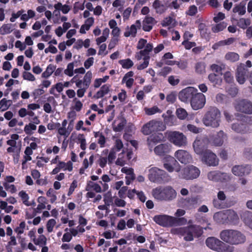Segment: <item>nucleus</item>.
I'll return each instance as SVG.
<instances>
[{
    "mask_svg": "<svg viewBox=\"0 0 252 252\" xmlns=\"http://www.w3.org/2000/svg\"><path fill=\"white\" fill-rule=\"evenodd\" d=\"M220 237L223 242L232 245L241 244L246 241L244 234L234 229L223 230L220 232Z\"/></svg>",
    "mask_w": 252,
    "mask_h": 252,
    "instance_id": "nucleus-1",
    "label": "nucleus"
},
{
    "mask_svg": "<svg viewBox=\"0 0 252 252\" xmlns=\"http://www.w3.org/2000/svg\"><path fill=\"white\" fill-rule=\"evenodd\" d=\"M214 219L222 224L237 225L239 222L237 214L230 209L216 213L214 215Z\"/></svg>",
    "mask_w": 252,
    "mask_h": 252,
    "instance_id": "nucleus-2",
    "label": "nucleus"
},
{
    "mask_svg": "<svg viewBox=\"0 0 252 252\" xmlns=\"http://www.w3.org/2000/svg\"><path fill=\"white\" fill-rule=\"evenodd\" d=\"M152 195L158 200L170 201L176 198L177 193L171 186L158 187L153 189Z\"/></svg>",
    "mask_w": 252,
    "mask_h": 252,
    "instance_id": "nucleus-3",
    "label": "nucleus"
},
{
    "mask_svg": "<svg viewBox=\"0 0 252 252\" xmlns=\"http://www.w3.org/2000/svg\"><path fill=\"white\" fill-rule=\"evenodd\" d=\"M177 231L178 234L185 236L184 239L186 241L193 240L194 237L199 238L203 233L202 228L195 224H190L186 227L179 228Z\"/></svg>",
    "mask_w": 252,
    "mask_h": 252,
    "instance_id": "nucleus-4",
    "label": "nucleus"
},
{
    "mask_svg": "<svg viewBox=\"0 0 252 252\" xmlns=\"http://www.w3.org/2000/svg\"><path fill=\"white\" fill-rule=\"evenodd\" d=\"M203 121L206 126L218 127L220 122V111L216 107H210L205 114Z\"/></svg>",
    "mask_w": 252,
    "mask_h": 252,
    "instance_id": "nucleus-5",
    "label": "nucleus"
},
{
    "mask_svg": "<svg viewBox=\"0 0 252 252\" xmlns=\"http://www.w3.org/2000/svg\"><path fill=\"white\" fill-rule=\"evenodd\" d=\"M206 246L210 249L218 252H233L234 248L214 237L207 238L205 241Z\"/></svg>",
    "mask_w": 252,
    "mask_h": 252,
    "instance_id": "nucleus-6",
    "label": "nucleus"
},
{
    "mask_svg": "<svg viewBox=\"0 0 252 252\" xmlns=\"http://www.w3.org/2000/svg\"><path fill=\"white\" fill-rule=\"evenodd\" d=\"M165 128L166 126L162 122L153 120L143 125L141 131L143 134L148 135L153 132L164 131Z\"/></svg>",
    "mask_w": 252,
    "mask_h": 252,
    "instance_id": "nucleus-7",
    "label": "nucleus"
},
{
    "mask_svg": "<svg viewBox=\"0 0 252 252\" xmlns=\"http://www.w3.org/2000/svg\"><path fill=\"white\" fill-rule=\"evenodd\" d=\"M148 178L152 182L162 184L168 180V176L165 171L154 167L149 170Z\"/></svg>",
    "mask_w": 252,
    "mask_h": 252,
    "instance_id": "nucleus-8",
    "label": "nucleus"
},
{
    "mask_svg": "<svg viewBox=\"0 0 252 252\" xmlns=\"http://www.w3.org/2000/svg\"><path fill=\"white\" fill-rule=\"evenodd\" d=\"M165 134L168 140L176 146L181 147L187 144V137L182 132L177 131H167Z\"/></svg>",
    "mask_w": 252,
    "mask_h": 252,
    "instance_id": "nucleus-9",
    "label": "nucleus"
},
{
    "mask_svg": "<svg viewBox=\"0 0 252 252\" xmlns=\"http://www.w3.org/2000/svg\"><path fill=\"white\" fill-rule=\"evenodd\" d=\"M235 110L243 113L252 114V102L245 99L236 100L234 103Z\"/></svg>",
    "mask_w": 252,
    "mask_h": 252,
    "instance_id": "nucleus-10",
    "label": "nucleus"
},
{
    "mask_svg": "<svg viewBox=\"0 0 252 252\" xmlns=\"http://www.w3.org/2000/svg\"><path fill=\"white\" fill-rule=\"evenodd\" d=\"M200 174L198 168L193 165H189L184 168L182 170L183 178L186 180H193L197 178Z\"/></svg>",
    "mask_w": 252,
    "mask_h": 252,
    "instance_id": "nucleus-11",
    "label": "nucleus"
},
{
    "mask_svg": "<svg viewBox=\"0 0 252 252\" xmlns=\"http://www.w3.org/2000/svg\"><path fill=\"white\" fill-rule=\"evenodd\" d=\"M206 98L204 94L201 93H196L190 101V105L193 109L197 110L203 107Z\"/></svg>",
    "mask_w": 252,
    "mask_h": 252,
    "instance_id": "nucleus-12",
    "label": "nucleus"
},
{
    "mask_svg": "<svg viewBox=\"0 0 252 252\" xmlns=\"http://www.w3.org/2000/svg\"><path fill=\"white\" fill-rule=\"evenodd\" d=\"M249 70L245 66V64L242 63H239L237 65L236 71V79L240 84H243L248 76Z\"/></svg>",
    "mask_w": 252,
    "mask_h": 252,
    "instance_id": "nucleus-13",
    "label": "nucleus"
},
{
    "mask_svg": "<svg viewBox=\"0 0 252 252\" xmlns=\"http://www.w3.org/2000/svg\"><path fill=\"white\" fill-rule=\"evenodd\" d=\"M201 155L202 162L207 165L215 166L218 164L219 160L217 156L210 150H208Z\"/></svg>",
    "mask_w": 252,
    "mask_h": 252,
    "instance_id": "nucleus-14",
    "label": "nucleus"
},
{
    "mask_svg": "<svg viewBox=\"0 0 252 252\" xmlns=\"http://www.w3.org/2000/svg\"><path fill=\"white\" fill-rule=\"evenodd\" d=\"M197 90L195 89L193 87H187L182 90L179 94V99L183 101L186 102L189 101L190 102L191 99L194 96L196 93Z\"/></svg>",
    "mask_w": 252,
    "mask_h": 252,
    "instance_id": "nucleus-15",
    "label": "nucleus"
},
{
    "mask_svg": "<svg viewBox=\"0 0 252 252\" xmlns=\"http://www.w3.org/2000/svg\"><path fill=\"white\" fill-rule=\"evenodd\" d=\"M164 139V136L161 132L154 133L147 137V143L151 151L153 148L158 143L162 141Z\"/></svg>",
    "mask_w": 252,
    "mask_h": 252,
    "instance_id": "nucleus-16",
    "label": "nucleus"
},
{
    "mask_svg": "<svg viewBox=\"0 0 252 252\" xmlns=\"http://www.w3.org/2000/svg\"><path fill=\"white\" fill-rule=\"evenodd\" d=\"M208 141L206 139H196L193 143L194 152L197 155H202L208 151Z\"/></svg>",
    "mask_w": 252,
    "mask_h": 252,
    "instance_id": "nucleus-17",
    "label": "nucleus"
},
{
    "mask_svg": "<svg viewBox=\"0 0 252 252\" xmlns=\"http://www.w3.org/2000/svg\"><path fill=\"white\" fill-rule=\"evenodd\" d=\"M154 221L158 225L163 227L172 226V217L166 215H156L153 218Z\"/></svg>",
    "mask_w": 252,
    "mask_h": 252,
    "instance_id": "nucleus-18",
    "label": "nucleus"
},
{
    "mask_svg": "<svg viewBox=\"0 0 252 252\" xmlns=\"http://www.w3.org/2000/svg\"><path fill=\"white\" fill-rule=\"evenodd\" d=\"M207 176L209 180L217 182H225L229 179V176L226 173L217 171L209 172Z\"/></svg>",
    "mask_w": 252,
    "mask_h": 252,
    "instance_id": "nucleus-19",
    "label": "nucleus"
},
{
    "mask_svg": "<svg viewBox=\"0 0 252 252\" xmlns=\"http://www.w3.org/2000/svg\"><path fill=\"white\" fill-rule=\"evenodd\" d=\"M232 173L237 176L242 177L243 176L249 175L251 171V166L249 165L234 166L232 168Z\"/></svg>",
    "mask_w": 252,
    "mask_h": 252,
    "instance_id": "nucleus-20",
    "label": "nucleus"
},
{
    "mask_svg": "<svg viewBox=\"0 0 252 252\" xmlns=\"http://www.w3.org/2000/svg\"><path fill=\"white\" fill-rule=\"evenodd\" d=\"M226 138L227 135L222 130L210 136V142L216 146H221Z\"/></svg>",
    "mask_w": 252,
    "mask_h": 252,
    "instance_id": "nucleus-21",
    "label": "nucleus"
},
{
    "mask_svg": "<svg viewBox=\"0 0 252 252\" xmlns=\"http://www.w3.org/2000/svg\"><path fill=\"white\" fill-rule=\"evenodd\" d=\"M175 157L181 163L184 164L190 163L192 159L190 154L184 150H177L175 153Z\"/></svg>",
    "mask_w": 252,
    "mask_h": 252,
    "instance_id": "nucleus-22",
    "label": "nucleus"
},
{
    "mask_svg": "<svg viewBox=\"0 0 252 252\" xmlns=\"http://www.w3.org/2000/svg\"><path fill=\"white\" fill-rule=\"evenodd\" d=\"M169 162L163 164L164 168L168 172H172L174 170L179 172L180 170V166L177 160L172 157L170 158Z\"/></svg>",
    "mask_w": 252,
    "mask_h": 252,
    "instance_id": "nucleus-23",
    "label": "nucleus"
},
{
    "mask_svg": "<svg viewBox=\"0 0 252 252\" xmlns=\"http://www.w3.org/2000/svg\"><path fill=\"white\" fill-rule=\"evenodd\" d=\"M171 146L167 144H160L155 147V153L159 156H164L169 153Z\"/></svg>",
    "mask_w": 252,
    "mask_h": 252,
    "instance_id": "nucleus-24",
    "label": "nucleus"
},
{
    "mask_svg": "<svg viewBox=\"0 0 252 252\" xmlns=\"http://www.w3.org/2000/svg\"><path fill=\"white\" fill-rule=\"evenodd\" d=\"M110 86L109 84L103 85L100 88V89L94 95V97L96 99H98L103 97L105 95L107 94L110 91Z\"/></svg>",
    "mask_w": 252,
    "mask_h": 252,
    "instance_id": "nucleus-25",
    "label": "nucleus"
},
{
    "mask_svg": "<svg viewBox=\"0 0 252 252\" xmlns=\"http://www.w3.org/2000/svg\"><path fill=\"white\" fill-rule=\"evenodd\" d=\"M241 218L246 225L252 229V213L246 211L243 213Z\"/></svg>",
    "mask_w": 252,
    "mask_h": 252,
    "instance_id": "nucleus-26",
    "label": "nucleus"
},
{
    "mask_svg": "<svg viewBox=\"0 0 252 252\" xmlns=\"http://www.w3.org/2000/svg\"><path fill=\"white\" fill-rule=\"evenodd\" d=\"M232 129L237 133H244L248 130L246 125L239 123H234L232 125Z\"/></svg>",
    "mask_w": 252,
    "mask_h": 252,
    "instance_id": "nucleus-27",
    "label": "nucleus"
},
{
    "mask_svg": "<svg viewBox=\"0 0 252 252\" xmlns=\"http://www.w3.org/2000/svg\"><path fill=\"white\" fill-rule=\"evenodd\" d=\"M162 117L164 119V122L165 124L169 126H172L176 125L177 124V118L173 115H162Z\"/></svg>",
    "mask_w": 252,
    "mask_h": 252,
    "instance_id": "nucleus-28",
    "label": "nucleus"
},
{
    "mask_svg": "<svg viewBox=\"0 0 252 252\" xmlns=\"http://www.w3.org/2000/svg\"><path fill=\"white\" fill-rule=\"evenodd\" d=\"M246 2L242 1L239 4L236 5L233 9L234 13H238L240 15H244L246 13Z\"/></svg>",
    "mask_w": 252,
    "mask_h": 252,
    "instance_id": "nucleus-29",
    "label": "nucleus"
},
{
    "mask_svg": "<svg viewBox=\"0 0 252 252\" xmlns=\"http://www.w3.org/2000/svg\"><path fill=\"white\" fill-rule=\"evenodd\" d=\"M225 59L232 63H234L239 60L240 56L238 54L233 52H229L225 55Z\"/></svg>",
    "mask_w": 252,
    "mask_h": 252,
    "instance_id": "nucleus-30",
    "label": "nucleus"
},
{
    "mask_svg": "<svg viewBox=\"0 0 252 252\" xmlns=\"http://www.w3.org/2000/svg\"><path fill=\"white\" fill-rule=\"evenodd\" d=\"M195 72L199 74H203L206 72V64L203 62H197L195 65Z\"/></svg>",
    "mask_w": 252,
    "mask_h": 252,
    "instance_id": "nucleus-31",
    "label": "nucleus"
},
{
    "mask_svg": "<svg viewBox=\"0 0 252 252\" xmlns=\"http://www.w3.org/2000/svg\"><path fill=\"white\" fill-rule=\"evenodd\" d=\"M92 78V73L91 71H88L84 76L83 82V86L86 88H88L91 83V79Z\"/></svg>",
    "mask_w": 252,
    "mask_h": 252,
    "instance_id": "nucleus-32",
    "label": "nucleus"
},
{
    "mask_svg": "<svg viewBox=\"0 0 252 252\" xmlns=\"http://www.w3.org/2000/svg\"><path fill=\"white\" fill-rule=\"evenodd\" d=\"M153 7L156 10L157 13H162L164 12V6L161 3L159 0H155L153 3Z\"/></svg>",
    "mask_w": 252,
    "mask_h": 252,
    "instance_id": "nucleus-33",
    "label": "nucleus"
},
{
    "mask_svg": "<svg viewBox=\"0 0 252 252\" xmlns=\"http://www.w3.org/2000/svg\"><path fill=\"white\" fill-rule=\"evenodd\" d=\"M187 223V220L186 218H175L172 217V226L185 225Z\"/></svg>",
    "mask_w": 252,
    "mask_h": 252,
    "instance_id": "nucleus-34",
    "label": "nucleus"
},
{
    "mask_svg": "<svg viewBox=\"0 0 252 252\" xmlns=\"http://www.w3.org/2000/svg\"><path fill=\"white\" fill-rule=\"evenodd\" d=\"M11 100H7L5 98H2L0 101V109H1V111H4L7 110L11 104Z\"/></svg>",
    "mask_w": 252,
    "mask_h": 252,
    "instance_id": "nucleus-35",
    "label": "nucleus"
},
{
    "mask_svg": "<svg viewBox=\"0 0 252 252\" xmlns=\"http://www.w3.org/2000/svg\"><path fill=\"white\" fill-rule=\"evenodd\" d=\"M119 63L123 68L125 69H129L133 65V62L130 59L121 60L119 61Z\"/></svg>",
    "mask_w": 252,
    "mask_h": 252,
    "instance_id": "nucleus-36",
    "label": "nucleus"
},
{
    "mask_svg": "<svg viewBox=\"0 0 252 252\" xmlns=\"http://www.w3.org/2000/svg\"><path fill=\"white\" fill-rule=\"evenodd\" d=\"M141 27V22L139 20H136L135 24H133L130 26L129 31L132 34V37H135L136 36L137 29H140Z\"/></svg>",
    "mask_w": 252,
    "mask_h": 252,
    "instance_id": "nucleus-37",
    "label": "nucleus"
},
{
    "mask_svg": "<svg viewBox=\"0 0 252 252\" xmlns=\"http://www.w3.org/2000/svg\"><path fill=\"white\" fill-rule=\"evenodd\" d=\"M19 195L21 198L23 203L27 206L31 205V204L29 202L28 200L29 199V195L24 190H22L19 192Z\"/></svg>",
    "mask_w": 252,
    "mask_h": 252,
    "instance_id": "nucleus-38",
    "label": "nucleus"
},
{
    "mask_svg": "<svg viewBox=\"0 0 252 252\" xmlns=\"http://www.w3.org/2000/svg\"><path fill=\"white\" fill-rule=\"evenodd\" d=\"M149 53L148 51H146L145 49L143 50H141L138 52H137L135 55V58L137 60H140L142 57H143V59L145 58H148V60H150Z\"/></svg>",
    "mask_w": 252,
    "mask_h": 252,
    "instance_id": "nucleus-39",
    "label": "nucleus"
},
{
    "mask_svg": "<svg viewBox=\"0 0 252 252\" xmlns=\"http://www.w3.org/2000/svg\"><path fill=\"white\" fill-rule=\"evenodd\" d=\"M176 113L178 118L180 120L185 119L188 116V113L186 110L182 108H178L176 110Z\"/></svg>",
    "mask_w": 252,
    "mask_h": 252,
    "instance_id": "nucleus-40",
    "label": "nucleus"
},
{
    "mask_svg": "<svg viewBox=\"0 0 252 252\" xmlns=\"http://www.w3.org/2000/svg\"><path fill=\"white\" fill-rule=\"evenodd\" d=\"M227 26V24L224 22L220 23L216 25L215 27L212 29L214 32H218L223 31Z\"/></svg>",
    "mask_w": 252,
    "mask_h": 252,
    "instance_id": "nucleus-41",
    "label": "nucleus"
},
{
    "mask_svg": "<svg viewBox=\"0 0 252 252\" xmlns=\"http://www.w3.org/2000/svg\"><path fill=\"white\" fill-rule=\"evenodd\" d=\"M224 65L222 64L221 65H219L218 64L214 63L212 64L210 66L211 69L216 73H218L219 74H222V70L224 68Z\"/></svg>",
    "mask_w": 252,
    "mask_h": 252,
    "instance_id": "nucleus-42",
    "label": "nucleus"
},
{
    "mask_svg": "<svg viewBox=\"0 0 252 252\" xmlns=\"http://www.w3.org/2000/svg\"><path fill=\"white\" fill-rule=\"evenodd\" d=\"M36 129V126L32 124L29 123L28 125H26L24 127V131L28 135H31L32 134V130H35Z\"/></svg>",
    "mask_w": 252,
    "mask_h": 252,
    "instance_id": "nucleus-43",
    "label": "nucleus"
},
{
    "mask_svg": "<svg viewBox=\"0 0 252 252\" xmlns=\"http://www.w3.org/2000/svg\"><path fill=\"white\" fill-rule=\"evenodd\" d=\"M122 172L128 175H130V180H134L135 179V174L133 172V169L131 168H127L126 167H123Z\"/></svg>",
    "mask_w": 252,
    "mask_h": 252,
    "instance_id": "nucleus-44",
    "label": "nucleus"
},
{
    "mask_svg": "<svg viewBox=\"0 0 252 252\" xmlns=\"http://www.w3.org/2000/svg\"><path fill=\"white\" fill-rule=\"evenodd\" d=\"M126 123V120L123 119L116 126L113 127V130L115 132H121L124 129Z\"/></svg>",
    "mask_w": 252,
    "mask_h": 252,
    "instance_id": "nucleus-45",
    "label": "nucleus"
},
{
    "mask_svg": "<svg viewBox=\"0 0 252 252\" xmlns=\"http://www.w3.org/2000/svg\"><path fill=\"white\" fill-rule=\"evenodd\" d=\"M73 63H68L67 66V68L65 69L64 71V73L70 77L72 76L73 75Z\"/></svg>",
    "mask_w": 252,
    "mask_h": 252,
    "instance_id": "nucleus-46",
    "label": "nucleus"
},
{
    "mask_svg": "<svg viewBox=\"0 0 252 252\" xmlns=\"http://www.w3.org/2000/svg\"><path fill=\"white\" fill-rule=\"evenodd\" d=\"M56 223L55 220L50 219L47 222L46 227L48 232L50 233L53 231V228Z\"/></svg>",
    "mask_w": 252,
    "mask_h": 252,
    "instance_id": "nucleus-47",
    "label": "nucleus"
},
{
    "mask_svg": "<svg viewBox=\"0 0 252 252\" xmlns=\"http://www.w3.org/2000/svg\"><path fill=\"white\" fill-rule=\"evenodd\" d=\"M23 77L24 79L30 81H33L35 80V77L30 72L24 71L23 73Z\"/></svg>",
    "mask_w": 252,
    "mask_h": 252,
    "instance_id": "nucleus-48",
    "label": "nucleus"
},
{
    "mask_svg": "<svg viewBox=\"0 0 252 252\" xmlns=\"http://www.w3.org/2000/svg\"><path fill=\"white\" fill-rule=\"evenodd\" d=\"M145 112L148 115H152L156 113L159 112L160 110L157 106H154L150 108H146Z\"/></svg>",
    "mask_w": 252,
    "mask_h": 252,
    "instance_id": "nucleus-49",
    "label": "nucleus"
},
{
    "mask_svg": "<svg viewBox=\"0 0 252 252\" xmlns=\"http://www.w3.org/2000/svg\"><path fill=\"white\" fill-rule=\"evenodd\" d=\"M182 44L184 46L185 48L189 50L191 49L192 47L195 46L196 43L194 42H190L189 41V39H185L183 42Z\"/></svg>",
    "mask_w": 252,
    "mask_h": 252,
    "instance_id": "nucleus-50",
    "label": "nucleus"
},
{
    "mask_svg": "<svg viewBox=\"0 0 252 252\" xmlns=\"http://www.w3.org/2000/svg\"><path fill=\"white\" fill-rule=\"evenodd\" d=\"M11 32L10 27L7 24L2 25L0 28V34L4 35Z\"/></svg>",
    "mask_w": 252,
    "mask_h": 252,
    "instance_id": "nucleus-51",
    "label": "nucleus"
},
{
    "mask_svg": "<svg viewBox=\"0 0 252 252\" xmlns=\"http://www.w3.org/2000/svg\"><path fill=\"white\" fill-rule=\"evenodd\" d=\"M197 12V8L194 5H192L189 7V10L187 12V14L193 16H194Z\"/></svg>",
    "mask_w": 252,
    "mask_h": 252,
    "instance_id": "nucleus-52",
    "label": "nucleus"
},
{
    "mask_svg": "<svg viewBox=\"0 0 252 252\" xmlns=\"http://www.w3.org/2000/svg\"><path fill=\"white\" fill-rule=\"evenodd\" d=\"M73 101L75 102V105L73 107V108L76 111H80L83 107L82 103L80 101V100L77 99V98H74L73 99Z\"/></svg>",
    "mask_w": 252,
    "mask_h": 252,
    "instance_id": "nucleus-53",
    "label": "nucleus"
},
{
    "mask_svg": "<svg viewBox=\"0 0 252 252\" xmlns=\"http://www.w3.org/2000/svg\"><path fill=\"white\" fill-rule=\"evenodd\" d=\"M198 198L197 197H191L190 198H189L187 202L192 207H194L198 204Z\"/></svg>",
    "mask_w": 252,
    "mask_h": 252,
    "instance_id": "nucleus-54",
    "label": "nucleus"
},
{
    "mask_svg": "<svg viewBox=\"0 0 252 252\" xmlns=\"http://www.w3.org/2000/svg\"><path fill=\"white\" fill-rule=\"evenodd\" d=\"M171 70L172 69L170 67L165 66L161 69V71L159 73V75L161 76L165 77L171 71Z\"/></svg>",
    "mask_w": 252,
    "mask_h": 252,
    "instance_id": "nucleus-55",
    "label": "nucleus"
},
{
    "mask_svg": "<svg viewBox=\"0 0 252 252\" xmlns=\"http://www.w3.org/2000/svg\"><path fill=\"white\" fill-rule=\"evenodd\" d=\"M77 187V182L76 180H74L73 181L72 183L71 184L70 187L69 188V190L67 193L68 196H70L74 191L75 189Z\"/></svg>",
    "mask_w": 252,
    "mask_h": 252,
    "instance_id": "nucleus-56",
    "label": "nucleus"
},
{
    "mask_svg": "<svg viewBox=\"0 0 252 252\" xmlns=\"http://www.w3.org/2000/svg\"><path fill=\"white\" fill-rule=\"evenodd\" d=\"M107 158L109 164H111L116 158V152L114 150V149L110 151Z\"/></svg>",
    "mask_w": 252,
    "mask_h": 252,
    "instance_id": "nucleus-57",
    "label": "nucleus"
},
{
    "mask_svg": "<svg viewBox=\"0 0 252 252\" xmlns=\"http://www.w3.org/2000/svg\"><path fill=\"white\" fill-rule=\"evenodd\" d=\"M245 158L252 161V148H246L244 152Z\"/></svg>",
    "mask_w": 252,
    "mask_h": 252,
    "instance_id": "nucleus-58",
    "label": "nucleus"
},
{
    "mask_svg": "<svg viewBox=\"0 0 252 252\" xmlns=\"http://www.w3.org/2000/svg\"><path fill=\"white\" fill-rule=\"evenodd\" d=\"M208 79L211 82L214 83V84H217L218 83V76L215 73L210 74L208 76Z\"/></svg>",
    "mask_w": 252,
    "mask_h": 252,
    "instance_id": "nucleus-59",
    "label": "nucleus"
},
{
    "mask_svg": "<svg viewBox=\"0 0 252 252\" xmlns=\"http://www.w3.org/2000/svg\"><path fill=\"white\" fill-rule=\"evenodd\" d=\"M84 9V5L83 4H81L79 2H76L73 7V12L76 14L79 10H83Z\"/></svg>",
    "mask_w": 252,
    "mask_h": 252,
    "instance_id": "nucleus-60",
    "label": "nucleus"
},
{
    "mask_svg": "<svg viewBox=\"0 0 252 252\" xmlns=\"http://www.w3.org/2000/svg\"><path fill=\"white\" fill-rule=\"evenodd\" d=\"M173 21V19L170 17L168 16L164 19L163 21L161 23V25L162 27H167L170 25Z\"/></svg>",
    "mask_w": 252,
    "mask_h": 252,
    "instance_id": "nucleus-61",
    "label": "nucleus"
},
{
    "mask_svg": "<svg viewBox=\"0 0 252 252\" xmlns=\"http://www.w3.org/2000/svg\"><path fill=\"white\" fill-rule=\"evenodd\" d=\"M123 147V143L121 139H116L114 145V147L113 148L116 150V151H120Z\"/></svg>",
    "mask_w": 252,
    "mask_h": 252,
    "instance_id": "nucleus-62",
    "label": "nucleus"
},
{
    "mask_svg": "<svg viewBox=\"0 0 252 252\" xmlns=\"http://www.w3.org/2000/svg\"><path fill=\"white\" fill-rule=\"evenodd\" d=\"M199 32L202 38L206 39L209 38L210 32L207 28H206L205 30H203Z\"/></svg>",
    "mask_w": 252,
    "mask_h": 252,
    "instance_id": "nucleus-63",
    "label": "nucleus"
},
{
    "mask_svg": "<svg viewBox=\"0 0 252 252\" xmlns=\"http://www.w3.org/2000/svg\"><path fill=\"white\" fill-rule=\"evenodd\" d=\"M94 59L93 57H90L84 62V65L86 69H89L93 65Z\"/></svg>",
    "mask_w": 252,
    "mask_h": 252,
    "instance_id": "nucleus-64",
    "label": "nucleus"
}]
</instances>
